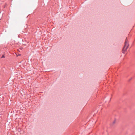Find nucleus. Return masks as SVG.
<instances>
[{
    "instance_id": "f03ea898",
    "label": "nucleus",
    "mask_w": 135,
    "mask_h": 135,
    "mask_svg": "<svg viewBox=\"0 0 135 135\" xmlns=\"http://www.w3.org/2000/svg\"><path fill=\"white\" fill-rule=\"evenodd\" d=\"M5 57V56H4V55H3L1 57V58H4Z\"/></svg>"
},
{
    "instance_id": "f257e3e1",
    "label": "nucleus",
    "mask_w": 135,
    "mask_h": 135,
    "mask_svg": "<svg viewBox=\"0 0 135 135\" xmlns=\"http://www.w3.org/2000/svg\"><path fill=\"white\" fill-rule=\"evenodd\" d=\"M129 45L128 42H127L126 40L125 42L124 45L123 49L122 52L123 53H124L126 51L127 49L128 48Z\"/></svg>"
}]
</instances>
